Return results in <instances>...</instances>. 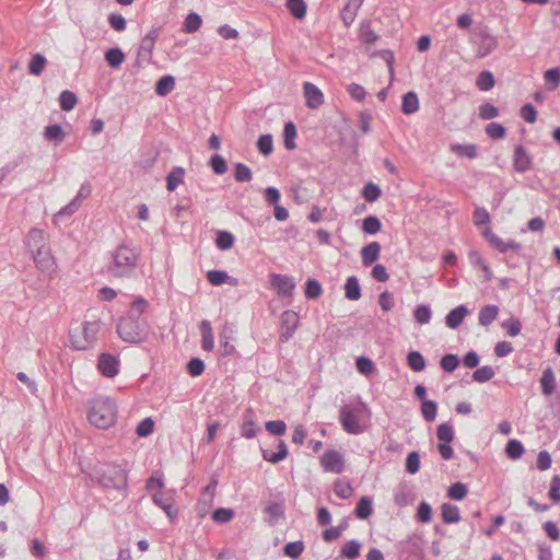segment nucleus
Wrapping results in <instances>:
<instances>
[{
	"instance_id": "58",
	"label": "nucleus",
	"mask_w": 560,
	"mask_h": 560,
	"mask_svg": "<svg viewBox=\"0 0 560 560\" xmlns=\"http://www.w3.org/2000/svg\"><path fill=\"white\" fill-rule=\"evenodd\" d=\"M235 512L229 508H218L212 513L213 522L218 524H225L233 520Z\"/></svg>"
},
{
	"instance_id": "31",
	"label": "nucleus",
	"mask_w": 560,
	"mask_h": 560,
	"mask_svg": "<svg viewBox=\"0 0 560 560\" xmlns=\"http://www.w3.org/2000/svg\"><path fill=\"white\" fill-rule=\"evenodd\" d=\"M285 7L295 20L302 21L305 19L307 4L304 0H285Z\"/></svg>"
},
{
	"instance_id": "59",
	"label": "nucleus",
	"mask_w": 560,
	"mask_h": 560,
	"mask_svg": "<svg viewBox=\"0 0 560 560\" xmlns=\"http://www.w3.org/2000/svg\"><path fill=\"white\" fill-rule=\"evenodd\" d=\"M547 89L550 91L556 90L560 85V68H550L544 74Z\"/></svg>"
},
{
	"instance_id": "42",
	"label": "nucleus",
	"mask_w": 560,
	"mask_h": 560,
	"mask_svg": "<svg viewBox=\"0 0 560 560\" xmlns=\"http://www.w3.org/2000/svg\"><path fill=\"white\" fill-rule=\"evenodd\" d=\"M125 60V54L119 47L109 48L105 52V61L110 68L117 69Z\"/></svg>"
},
{
	"instance_id": "36",
	"label": "nucleus",
	"mask_w": 560,
	"mask_h": 560,
	"mask_svg": "<svg viewBox=\"0 0 560 560\" xmlns=\"http://www.w3.org/2000/svg\"><path fill=\"white\" fill-rule=\"evenodd\" d=\"M441 517L445 524H453L460 521V512L456 505L443 503L441 505Z\"/></svg>"
},
{
	"instance_id": "46",
	"label": "nucleus",
	"mask_w": 560,
	"mask_h": 560,
	"mask_svg": "<svg viewBox=\"0 0 560 560\" xmlns=\"http://www.w3.org/2000/svg\"><path fill=\"white\" fill-rule=\"evenodd\" d=\"M361 230L365 234L374 235L382 230V222L376 215H368L362 221Z\"/></svg>"
},
{
	"instance_id": "41",
	"label": "nucleus",
	"mask_w": 560,
	"mask_h": 560,
	"mask_svg": "<svg viewBox=\"0 0 560 560\" xmlns=\"http://www.w3.org/2000/svg\"><path fill=\"white\" fill-rule=\"evenodd\" d=\"M407 364L413 372H421L425 369L427 362L420 351L412 350L407 354Z\"/></svg>"
},
{
	"instance_id": "7",
	"label": "nucleus",
	"mask_w": 560,
	"mask_h": 560,
	"mask_svg": "<svg viewBox=\"0 0 560 560\" xmlns=\"http://www.w3.org/2000/svg\"><path fill=\"white\" fill-rule=\"evenodd\" d=\"M269 282L278 296L292 299L296 284L291 276L272 272Z\"/></svg>"
},
{
	"instance_id": "26",
	"label": "nucleus",
	"mask_w": 560,
	"mask_h": 560,
	"mask_svg": "<svg viewBox=\"0 0 560 560\" xmlns=\"http://www.w3.org/2000/svg\"><path fill=\"white\" fill-rule=\"evenodd\" d=\"M343 289H345V298L350 301H358L362 296L360 281L357 276L348 277L346 280V283L343 285Z\"/></svg>"
},
{
	"instance_id": "44",
	"label": "nucleus",
	"mask_w": 560,
	"mask_h": 560,
	"mask_svg": "<svg viewBox=\"0 0 560 560\" xmlns=\"http://www.w3.org/2000/svg\"><path fill=\"white\" fill-rule=\"evenodd\" d=\"M201 16L196 12H190L183 22V31L187 34H192L201 27Z\"/></svg>"
},
{
	"instance_id": "6",
	"label": "nucleus",
	"mask_w": 560,
	"mask_h": 560,
	"mask_svg": "<svg viewBox=\"0 0 560 560\" xmlns=\"http://www.w3.org/2000/svg\"><path fill=\"white\" fill-rule=\"evenodd\" d=\"M481 234L489 243V245L501 254H505L508 250H512L516 255H520L523 249L521 243L514 240H509L508 242H504L495 233H493L489 226H486Z\"/></svg>"
},
{
	"instance_id": "8",
	"label": "nucleus",
	"mask_w": 560,
	"mask_h": 560,
	"mask_svg": "<svg viewBox=\"0 0 560 560\" xmlns=\"http://www.w3.org/2000/svg\"><path fill=\"white\" fill-rule=\"evenodd\" d=\"M281 322V330H280V340L282 342H288L294 335L299 324L300 317L299 314L292 310H287L282 312L280 316Z\"/></svg>"
},
{
	"instance_id": "62",
	"label": "nucleus",
	"mask_w": 560,
	"mask_h": 560,
	"mask_svg": "<svg viewBox=\"0 0 560 560\" xmlns=\"http://www.w3.org/2000/svg\"><path fill=\"white\" fill-rule=\"evenodd\" d=\"M421 413L427 422L434 421L438 415V404L434 400L421 402Z\"/></svg>"
},
{
	"instance_id": "21",
	"label": "nucleus",
	"mask_w": 560,
	"mask_h": 560,
	"mask_svg": "<svg viewBox=\"0 0 560 560\" xmlns=\"http://www.w3.org/2000/svg\"><path fill=\"white\" fill-rule=\"evenodd\" d=\"M25 245L28 252H34L38 247L48 245L45 238V232L38 228H33L28 231L25 240Z\"/></svg>"
},
{
	"instance_id": "18",
	"label": "nucleus",
	"mask_w": 560,
	"mask_h": 560,
	"mask_svg": "<svg viewBox=\"0 0 560 560\" xmlns=\"http://www.w3.org/2000/svg\"><path fill=\"white\" fill-rule=\"evenodd\" d=\"M469 314V310L466 305L460 304L450 311V313L445 316V325L450 329L458 328L464 322L465 317Z\"/></svg>"
},
{
	"instance_id": "48",
	"label": "nucleus",
	"mask_w": 560,
	"mask_h": 560,
	"mask_svg": "<svg viewBox=\"0 0 560 560\" xmlns=\"http://www.w3.org/2000/svg\"><path fill=\"white\" fill-rule=\"evenodd\" d=\"M494 84L495 79L491 71L483 70L478 74L476 85L480 91H489L494 86Z\"/></svg>"
},
{
	"instance_id": "63",
	"label": "nucleus",
	"mask_w": 560,
	"mask_h": 560,
	"mask_svg": "<svg viewBox=\"0 0 560 560\" xmlns=\"http://www.w3.org/2000/svg\"><path fill=\"white\" fill-rule=\"evenodd\" d=\"M334 492L340 499H349L353 493V488L350 482H342L340 479H337L334 482Z\"/></svg>"
},
{
	"instance_id": "25",
	"label": "nucleus",
	"mask_w": 560,
	"mask_h": 560,
	"mask_svg": "<svg viewBox=\"0 0 560 560\" xmlns=\"http://www.w3.org/2000/svg\"><path fill=\"white\" fill-rule=\"evenodd\" d=\"M363 0H349L340 12V18L343 24L350 26L357 16Z\"/></svg>"
},
{
	"instance_id": "37",
	"label": "nucleus",
	"mask_w": 560,
	"mask_h": 560,
	"mask_svg": "<svg viewBox=\"0 0 560 560\" xmlns=\"http://www.w3.org/2000/svg\"><path fill=\"white\" fill-rule=\"evenodd\" d=\"M185 168L182 166H175L166 176V189L174 191L179 184L184 182Z\"/></svg>"
},
{
	"instance_id": "49",
	"label": "nucleus",
	"mask_w": 560,
	"mask_h": 560,
	"mask_svg": "<svg viewBox=\"0 0 560 560\" xmlns=\"http://www.w3.org/2000/svg\"><path fill=\"white\" fill-rule=\"evenodd\" d=\"M436 438L439 443H452L455 438L453 425L450 422H444L436 428Z\"/></svg>"
},
{
	"instance_id": "52",
	"label": "nucleus",
	"mask_w": 560,
	"mask_h": 560,
	"mask_svg": "<svg viewBox=\"0 0 560 560\" xmlns=\"http://www.w3.org/2000/svg\"><path fill=\"white\" fill-rule=\"evenodd\" d=\"M357 370L365 376H370L376 371L375 363L369 357L361 355L355 360Z\"/></svg>"
},
{
	"instance_id": "16",
	"label": "nucleus",
	"mask_w": 560,
	"mask_h": 560,
	"mask_svg": "<svg viewBox=\"0 0 560 560\" xmlns=\"http://www.w3.org/2000/svg\"><path fill=\"white\" fill-rule=\"evenodd\" d=\"M152 501L165 512L171 523L177 520L178 509L174 505L172 497L165 498L163 492L156 491L152 494Z\"/></svg>"
},
{
	"instance_id": "5",
	"label": "nucleus",
	"mask_w": 560,
	"mask_h": 560,
	"mask_svg": "<svg viewBox=\"0 0 560 560\" xmlns=\"http://www.w3.org/2000/svg\"><path fill=\"white\" fill-rule=\"evenodd\" d=\"M100 331V323L97 320L84 322L82 324V338H77L70 334V341L75 350H88L96 341V336Z\"/></svg>"
},
{
	"instance_id": "32",
	"label": "nucleus",
	"mask_w": 560,
	"mask_h": 560,
	"mask_svg": "<svg viewBox=\"0 0 560 560\" xmlns=\"http://www.w3.org/2000/svg\"><path fill=\"white\" fill-rule=\"evenodd\" d=\"M207 280L212 285H221L226 282L235 285L237 282L236 279H231L226 271L219 269L209 270L207 272Z\"/></svg>"
},
{
	"instance_id": "13",
	"label": "nucleus",
	"mask_w": 560,
	"mask_h": 560,
	"mask_svg": "<svg viewBox=\"0 0 560 560\" xmlns=\"http://www.w3.org/2000/svg\"><path fill=\"white\" fill-rule=\"evenodd\" d=\"M320 465L325 471L340 474L345 469V459L340 452L328 450L322 455Z\"/></svg>"
},
{
	"instance_id": "56",
	"label": "nucleus",
	"mask_w": 560,
	"mask_h": 560,
	"mask_svg": "<svg viewBox=\"0 0 560 560\" xmlns=\"http://www.w3.org/2000/svg\"><path fill=\"white\" fill-rule=\"evenodd\" d=\"M257 150L264 155L268 156L273 151V140L270 133L261 135L257 140Z\"/></svg>"
},
{
	"instance_id": "34",
	"label": "nucleus",
	"mask_w": 560,
	"mask_h": 560,
	"mask_svg": "<svg viewBox=\"0 0 560 560\" xmlns=\"http://www.w3.org/2000/svg\"><path fill=\"white\" fill-rule=\"evenodd\" d=\"M44 137L48 141H54L56 145L63 142L66 132L59 124H52L45 127Z\"/></svg>"
},
{
	"instance_id": "45",
	"label": "nucleus",
	"mask_w": 560,
	"mask_h": 560,
	"mask_svg": "<svg viewBox=\"0 0 560 560\" xmlns=\"http://www.w3.org/2000/svg\"><path fill=\"white\" fill-rule=\"evenodd\" d=\"M362 198L372 203L376 201L382 196V189L378 185L373 182H369L365 184L361 190Z\"/></svg>"
},
{
	"instance_id": "38",
	"label": "nucleus",
	"mask_w": 560,
	"mask_h": 560,
	"mask_svg": "<svg viewBox=\"0 0 560 560\" xmlns=\"http://www.w3.org/2000/svg\"><path fill=\"white\" fill-rule=\"evenodd\" d=\"M228 324L224 325L222 331L219 335V352L222 357H230L236 352L235 347L230 342V336L228 335Z\"/></svg>"
},
{
	"instance_id": "64",
	"label": "nucleus",
	"mask_w": 560,
	"mask_h": 560,
	"mask_svg": "<svg viewBox=\"0 0 560 560\" xmlns=\"http://www.w3.org/2000/svg\"><path fill=\"white\" fill-rule=\"evenodd\" d=\"M234 178L238 183L250 182L253 178L252 170L244 163H236L234 170Z\"/></svg>"
},
{
	"instance_id": "28",
	"label": "nucleus",
	"mask_w": 560,
	"mask_h": 560,
	"mask_svg": "<svg viewBox=\"0 0 560 560\" xmlns=\"http://www.w3.org/2000/svg\"><path fill=\"white\" fill-rule=\"evenodd\" d=\"M499 315V306L488 304L480 308L478 314V323L480 326L488 327L491 325Z\"/></svg>"
},
{
	"instance_id": "60",
	"label": "nucleus",
	"mask_w": 560,
	"mask_h": 560,
	"mask_svg": "<svg viewBox=\"0 0 560 560\" xmlns=\"http://www.w3.org/2000/svg\"><path fill=\"white\" fill-rule=\"evenodd\" d=\"M486 135L490 139L499 140L506 136V128L500 122H490L486 126Z\"/></svg>"
},
{
	"instance_id": "9",
	"label": "nucleus",
	"mask_w": 560,
	"mask_h": 560,
	"mask_svg": "<svg viewBox=\"0 0 560 560\" xmlns=\"http://www.w3.org/2000/svg\"><path fill=\"white\" fill-rule=\"evenodd\" d=\"M32 255V258L35 262V266L42 271L50 273L55 271L56 268V261L54 256L51 255L49 245L42 247H38L37 249H34V252H30Z\"/></svg>"
},
{
	"instance_id": "57",
	"label": "nucleus",
	"mask_w": 560,
	"mask_h": 560,
	"mask_svg": "<svg viewBox=\"0 0 560 560\" xmlns=\"http://www.w3.org/2000/svg\"><path fill=\"white\" fill-rule=\"evenodd\" d=\"M304 542L302 540L290 541L284 545L283 553L291 559H298L304 551Z\"/></svg>"
},
{
	"instance_id": "17",
	"label": "nucleus",
	"mask_w": 560,
	"mask_h": 560,
	"mask_svg": "<svg viewBox=\"0 0 560 560\" xmlns=\"http://www.w3.org/2000/svg\"><path fill=\"white\" fill-rule=\"evenodd\" d=\"M304 95L310 108H318L324 103L323 92L312 82L304 83Z\"/></svg>"
},
{
	"instance_id": "15",
	"label": "nucleus",
	"mask_w": 560,
	"mask_h": 560,
	"mask_svg": "<svg viewBox=\"0 0 560 560\" xmlns=\"http://www.w3.org/2000/svg\"><path fill=\"white\" fill-rule=\"evenodd\" d=\"M512 165L516 173H526L533 167V156L524 145L517 144L514 147Z\"/></svg>"
},
{
	"instance_id": "1",
	"label": "nucleus",
	"mask_w": 560,
	"mask_h": 560,
	"mask_svg": "<svg viewBox=\"0 0 560 560\" xmlns=\"http://www.w3.org/2000/svg\"><path fill=\"white\" fill-rule=\"evenodd\" d=\"M148 307L149 303L142 296H138L131 302L126 315L120 317L117 324L116 330L121 340L136 345L147 341L151 327L142 315Z\"/></svg>"
},
{
	"instance_id": "47",
	"label": "nucleus",
	"mask_w": 560,
	"mask_h": 560,
	"mask_svg": "<svg viewBox=\"0 0 560 560\" xmlns=\"http://www.w3.org/2000/svg\"><path fill=\"white\" fill-rule=\"evenodd\" d=\"M47 65V59L44 55L37 52L32 56L28 63V72L33 75H40Z\"/></svg>"
},
{
	"instance_id": "50",
	"label": "nucleus",
	"mask_w": 560,
	"mask_h": 560,
	"mask_svg": "<svg viewBox=\"0 0 560 560\" xmlns=\"http://www.w3.org/2000/svg\"><path fill=\"white\" fill-rule=\"evenodd\" d=\"M77 103H78V97L72 91L65 90L60 93L59 105L62 110H65V112L72 110L75 107Z\"/></svg>"
},
{
	"instance_id": "39",
	"label": "nucleus",
	"mask_w": 560,
	"mask_h": 560,
	"mask_svg": "<svg viewBox=\"0 0 560 560\" xmlns=\"http://www.w3.org/2000/svg\"><path fill=\"white\" fill-rule=\"evenodd\" d=\"M215 246L220 250H229L234 246L235 237L234 235L225 230H219L215 233Z\"/></svg>"
},
{
	"instance_id": "12",
	"label": "nucleus",
	"mask_w": 560,
	"mask_h": 560,
	"mask_svg": "<svg viewBox=\"0 0 560 560\" xmlns=\"http://www.w3.org/2000/svg\"><path fill=\"white\" fill-rule=\"evenodd\" d=\"M339 420L342 429L349 434H361L364 431V428L359 423L358 417L354 415L353 410L345 405L340 408L339 411Z\"/></svg>"
},
{
	"instance_id": "43",
	"label": "nucleus",
	"mask_w": 560,
	"mask_h": 560,
	"mask_svg": "<svg viewBox=\"0 0 560 560\" xmlns=\"http://www.w3.org/2000/svg\"><path fill=\"white\" fill-rule=\"evenodd\" d=\"M304 294L307 300H317L323 294V288L317 279L310 278L304 284Z\"/></svg>"
},
{
	"instance_id": "11",
	"label": "nucleus",
	"mask_w": 560,
	"mask_h": 560,
	"mask_svg": "<svg viewBox=\"0 0 560 560\" xmlns=\"http://www.w3.org/2000/svg\"><path fill=\"white\" fill-rule=\"evenodd\" d=\"M474 43L477 45V56L479 58L489 56L498 47L497 38L487 28L476 34Z\"/></svg>"
},
{
	"instance_id": "30",
	"label": "nucleus",
	"mask_w": 560,
	"mask_h": 560,
	"mask_svg": "<svg viewBox=\"0 0 560 560\" xmlns=\"http://www.w3.org/2000/svg\"><path fill=\"white\" fill-rule=\"evenodd\" d=\"M419 110V98L416 92L409 91L402 95L401 112L405 115H412Z\"/></svg>"
},
{
	"instance_id": "61",
	"label": "nucleus",
	"mask_w": 560,
	"mask_h": 560,
	"mask_svg": "<svg viewBox=\"0 0 560 560\" xmlns=\"http://www.w3.org/2000/svg\"><path fill=\"white\" fill-rule=\"evenodd\" d=\"M413 317L415 320L420 325L430 323L432 317L430 306L425 304L418 305L413 311Z\"/></svg>"
},
{
	"instance_id": "19",
	"label": "nucleus",
	"mask_w": 560,
	"mask_h": 560,
	"mask_svg": "<svg viewBox=\"0 0 560 560\" xmlns=\"http://www.w3.org/2000/svg\"><path fill=\"white\" fill-rule=\"evenodd\" d=\"M262 512L266 515L265 522L271 526L276 525L279 520L284 518V505L280 502H269Z\"/></svg>"
},
{
	"instance_id": "2",
	"label": "nucleus",
	"mask_w": 560,
	"mask_h": 560,
	"mask_svg": "<svg viewBox=\"0 0 560 560\" xmlns=\"http://www.w3.org/2000/svg\"><path fill=\"white\" fill-rule=\"evenodd\" d=\"M92 481L105 490H116L127 497L128 470L113 462L97 463L89 474Z\"/></svg>"
},
{
	"instance_id": "22",
	"label": "nucleus",
	"mask_w": 560,
	"mask_h": 560,
	"mask_svg": "<svg viewBox=\"0 0 560 560\" xmlns=\"http://www.w3.org/2000/svg\"><path fill=\"white\" fill-rule=\"evenodd\" d=\"M419 550L420 547L418 542L412 538L401 540L397 545L398 558L400 560H409L411 557L416 556Z\"/></svg>"
},
{
	"instance_id": "54",
	"label": "nucleus",
	"mask_w": 560,
	"mask_h": 560,
	"mask_svg": "<svg viewBox=\"0 0 560 560\" xmlns=\"http://www.w3.org/2000/svg\"><path fill=\"white\" fill-rule=\"evenodd\" d=\"M468 488L465 483L457 481L448 487L447 495L450 499L455 501H462L466 498Z\"/></svg>"
},
{
	"instance_id": "23",
	"label": "nucleus",
	"mask_w": 560,
	"mask_h": 560,
	"mask_svg": "<svg viewBox=\"0 0 560 560\" xmlns=\"http://www.w3.org/2000/svg\"><path fill=\"white\" fill-rule=\"evenodd\" d=\"M199 329L201 334V347L205 351L210 352L214 348V337L211 327V323L207 319H203L199 324Z\"/></svg>"
},
{
	"instance_id": "55",
	"label": "nucleus",
	"mask_w": 560,
	"mask_h": 560,
	"mask_svg": "<svg viewBox=\"0 0 560 560\" xmlns=\"http://www.w3.org/2000/svg\"><path fill=\"white\" fill-rule=\"evenodd\" d=\"M505 453L509 458L518 459L525 453V448L521 441L513 439L506 443Z\"/></svg>"
},
{
	"instance_id": "33",
	"label": "nucleus",
	"mask_w": 560,
	"mask_h": 560,
	"mask_svg": "<svg viewBox=\"0 0 560 560\" xmlns=\"http://www.w3.org/2000/svg\"><path fill=\"white\" fill-rule=\"evenodd\" d=\"M175 88V78L171 74L161 77L155 83V94L159 96H166Z\"/></svg>"
},
{
	"instance_id": "4",
	"label": "nucleus",
	"mask_w": 560,
	"mask_h": 560,
	"mask_svg": "<svg viewBox=\"0 0 560 560\" xmlns=\"http://www.w3.org/2000/svg\"><path fill=\"white\" fill-rule=\"evenodd\" d=\"M139 258L138 248L122 243L113 252L107 272L115 278H128L138 266Z\"/></svg>"
},
{
	"instance_id": "51",
	"label": "nucleus",
	"mask_w": 560,
	"mask_h": 560,
	"mask_svg": "<svg viewBox=\"0 0 560 560\" xmlns=\"http://www.w3.org/2000/svg\"><path fill=\"white\" fill-rule=\"evenodd\" d=\"M360 549H361V544L358 540L352 539V540H349L341 548L340 556L346 559H349V560H354L360 556Z\"/></svg>"
},
{
	"instance_id": "24",
	"label": "nucleus",
	"mask_w": 560,
	"mask_h": 560,
	"mask_svg": "<svg viewBox=\"0 0 560 560\" xmlns=\"http://www.w3.org/2000/svg\"><path fill=\"white\" fill-rule=\"evenodd\" d=\"M359 40L365 45H372L376 43L380 36L373 31L372 23L369 20L361 22L358 30Z\"/></svg>"
},
{
	"instance_id": "10",
	"label": "nucleus",
	"mask_w": 560,
	"mask_h": 560,
	"mask_svg": "<svg viewBox=\"0 0 560 560\" xmlns=\"http://www.w3.org/2000/svg\"><path fill=\"white\" fill-rule=\"evenodd\" d=\"M260 431L261 428L257 424L255 410L252 407L246 408L242 415V423L240 427L241 436L250 440Z\"/></svg>"
},
{
	"instance_id": "29",
	"label": "nucleus",
	"mask_w": 560,
	"mask_h": 560,
	"mask_svg": "<svg viewBox=\"0 0 560 560\" xmlns=\"http://www.w3.org/2000/svg\"><path fill=\"white\" fill-rule=\"evenodd\" d=\"M354 515L359 520H368L373 514V500L371 497L363 495L359 499Z\"/></svg>"
},
{
	"instance_id": "20",
	"label": "nucleus",
	"mask_w": 560,
	"mask_h": 560,
	"mask_svg": "<svg viewBox=\"0 0 560 560\" xmlns=\"http://www.w3.org/2000/svg\"><path fill=\"white\" fill-rule=\"evenodd\" d=\"M381 249L382 247L378 242H371L363 246L361 249L362 265L364 267H370L375 261H377L380 258Z\"/></svg>"
},
{
	"instance_id": "35",
	"label": "nucleus",
	"mask_w": 560,
	"mask_h": 560,
	"mask_svg": "<svg viewBox=\"0 0 560 560\" xmlns=\"http://www.w3.org/2000/svg\"><path fill=\"white\" fill-rule=\"evenodd\" d=\"M298 136L296 126L293 121H287L283 127V145L287 150L296 148L295 138Z\"/></svg>"
},
{
	"instance_id": "53",
	"label": "nucleus",
	"mask_w": 560,
	"mask_h": 560,
	"mask_svg": "<svg viewBox=\"0 0 560 560\" xmlns=\"http://www.w3.org/2000/svg\"><path fill=\"white\" fill-rule=\"evenodd\" d=\"M460 364V360L457 354L446 353L440 360V366L444 372L452 373Z\"/></svg>"
},
{
	"instance_id": "14",
	"label": "nucleus",
	"mask_w": 560,
	"mask_h": 560,
	"mask_svg": "<svg viewBox=\"0 0 560 560\" xmlns=\"http://www.w3.org/2000/svg\"><path fill=\"white\" fill-rule=\"evenodd\" d=\"M119 364L117 357L103 352L98 357L97 369L103 376L113 378L119 373Z\"/></svg>"
},
{
	"instance_id": "3",
	"label": "nucleus",
	"mask_w": 560,
	"mask_h": 560,
	"mask_svg": "<svg viewBox=\"0 0 560 560\" xmlns=\"http://www.w3.org/2000/svg\"><path fill=\"white\" fill-rule=\"evenodd\" d=\"M118 407L116 400L108 396H95L88 401L86 419L100 430H108L117 422Z\"/></svg>"
},
{
	"instance_id": "27",
	"label": "nucleus",
	"mask_w": 560,
	"mask_h": 560,
	"mask_svg": "<svg viewBox=\"0 0 560 560\" xmlns=\"http://www.w3.org/2000/svg\"><path fill=\"white\" fill-rule=\"evenodd\" d=\"M556 386H557V384H556L555 372H553L551 366H547L542 371V374H541V377H540L541 393L545 396H550V395L553 394V392L556 389Z\"/></svg>"
},
{
	"instance_id": "40",
	"label": "nucleus",
	"mask_w": 560,
	"mask_h": 560,
	"mask_svg": "<svg viewBox=\"0 0 560 560\" xmlns=\"http://www.w3.org/2000/svg\"><path fill=\"white\" fill-rule=\"evenodd\" d=\"M451 151L459 156H466L470 160H474L478 155V147L474 143H454L451 145Z\"/></svg>"
}]
</instances>
